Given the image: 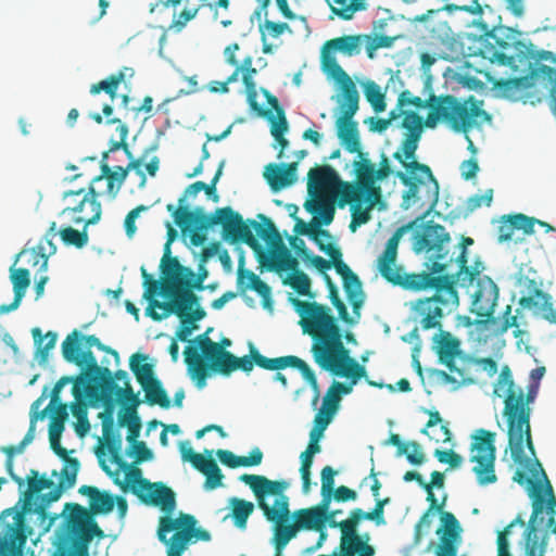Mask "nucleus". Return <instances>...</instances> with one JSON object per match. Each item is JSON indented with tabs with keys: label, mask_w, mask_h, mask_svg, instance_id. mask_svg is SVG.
Instances as JSON below:
<instances>
[{
	"label": "nucleus",
	"mask_w": 556,
	"mask_h": 556,
	"mask_svg": "<svg viewBox=\"0 0 556 556\" xmlns=\"http://www.w3.org/2000/svg\"><path fill=\"white\" fill-rule=\"evenodd\" d=\"M93 346L102 352L112 354L116 361L119 359L118 353L103 344L98 337L94 334H83L77 329L68 333L62 342L64 359L84 369L75 378L72 393L77 400L86 394L90 400H100L103 403L111 404L116 382L113 381L112 371L108 367L98 365L97 358L91 351Z\"/></svg>",
	"instance_id": "3"
},
{
	"label": "nucleus",
	"mask_w": 556,
	"mask_h": 556,
	"mask_svg": "<svg viewBox=\"0 0 556 556\" xmlns=\"http://www.w3.org/2000/svg\"><path fill=\"white\" fill-rule=\"evenodd\" d=\"M341 142L350 152L358 153V161L354 162V181L371 190V194H374V191H377L379 194H381V188L377 185V181L386 179L391 173L388 157L382 154L379 168H376V165L366 156L365 153L361 151V141Z\"/></svg>",
	"instance_id": "20"
},
{
	"label": "nucleus",
	"mask_w": 556,
	"mask_h": 556,
	"mask_svg": "<svg viewBox=\"0 0 556 556\" xmlns=\"http://www.w3.org/2000/svg\"><path fill=\"white\" fill-rule=\"evenodd\" d=\"M539 392V383L531 382L525 390L516 386L509 366L504 365L494 386V394L504 397L503 416L507 424V438L510 456L515 464L527 466L529 460L525 453L535 455L531 433V407Z\"/></svg>",
	"instance_id": "4"
},
{
	"label": "nucleus",
	"mask_w": 556,
	"mask_h": 556,
	"mask_svg": "<svg viewBox=\"0 0 556 556\" xmlns=\"http://www.w3.org/2000/svg\"><path fill=\"white\" fill-rule=\"evenodd\" d=\"M230 506L235 526L239 529H245L247 521L254 511V504L242 498L232 497Z\"/></svg>",
	"instance_id": "53"
},
{
	"label": "nucleus",
	"mask_w": 556,
	"mask_h": 556,
	"mask_svg": "<svg viewBox=\"0 0 556 556\" xmlns=\"http://www.w3.org/2000/svg\"><path fill=\"white\" fill-rule=\"evenodd\" d=\"M168 244L164 245V254L161 260L160 269L163 279L166 282H172L173 288L176 292L181 293L184 291H191L186 288V285H190V279L193 278L194 273L191 268L182 266L176 256L170 255Z\"/></svg>",
	"instance_id": "31"
},
{
	"label": "nucleus",
	"mask_w": 556,
	"mask_h": 556,
	"mask_svg": "<svg viewBox=\"0 0 556 556\" xmlns=\"http://www.w3.org/2000/svg\"><path fill=\"white\" fill-rule=\"evenodd\" d=\"M467 149L470 151L471 156H470V159L464 161L460 164V170H462V176L466 180H469V179L475 178L477 173H478V170H479L478 160L476 157V155L478 153V149L473 144V141H468V148Z\"/></svg>",
	"instance_id": "61"
},
{
	"label": "nucleus",
	"mask_w": 556,
	"mask_h": 556,
	"mask_svg": "<svg viewBox=\"0 0 556 556\" xmlns=\"http://www.w3.org/2000/svg\"><path fill=\"white\" fill-rule=\"evenodd\" d=\"M473 244V239L470 237H463L460 242V253L455 258L456 263V271L450 274L453 277V287L456 288V285L462 288H468L469 285H472L476 276L480 274L484 266L480 261L475 262L472 266H468L467 258V247Z\"/></svg>",
	"instance_id": "36"
},
{
	"label": "nucleus",
	"mask_w": 556,
	"mask_h": 556,
	"mask_svg": "<svg viewBox=\"0 0 556 556\" xmlns=\"http://www.w3.org/2000/svg\"><path fill=\"white\" fill-rule=\"evenodd\" d=\"M401 116L400 126L405 130L406 139H419L424 128L427 127L426 119L414 111H402Z\"/></svg>",
	"instance_id": "52"
},
{
	"label": "nucleus",
	"mask_w": 556,
	"mask_h": 556,
	"mask_svg": "<svg viewBox=\"0 0 556 556\" xmlns=\"http://www.w3.org/2000/svg\"><path fill=\"white\" fill-rule=\"evenodd\" d=\"M87 396L84 394L79 400L75 397V402L71 404V412L74 417L77 418L78 422L75 427V430L78 435L84 437L90 428L88 418H87V405L81 402V399Z\"/></svg>",
	"instance_id": "59"
},
{
	"label": "nucleus",
	"mask_w": 556,
	"mask_h": 556,
	"mask_svg": "<svg viewBox=\"0 0 556 556\" xmlns=\"http://www.w3.org/2000/svg\"><path fill=\"white\" fill-rule=\"evenodd\" d=\"M238 67L242 74V83L245 87L247 99L252 109L256 108L257 90L254 81V75L257 73L253 66L252 56H247L241 63L238 62Z\"/></svg>",
	"instance_id": "44"
},
{
	"label": "nucleus",
	"mask_w": 556,
	"mask_h": 556,
	"mask_svg": "<svg viewBox=\"0 0 556 556\" xmlns=\"http://www.w3.org/2000/svg\"><path fill=\"white\" fill-rule=\"evenodd\" d=\"M406 173L397 172L396 177L406 187L403 192L405 208L418 204L420 207L433 208L439 200V182L429 166L412 161L405 164Z\"/></svg>",
	"instance_id": "13"
},
{
	"label": "nucleus",
	"mask_w": 556,
	"mask_h": 556,
	"mask_svg": "<svg viewBox=\"0 0 556 556\" xmlns=\"http://www.w3.org/2000/svg\"><path fill=\"white\" fill-rule=\"evenodd\" d=\"M344 184H354V181L341 180L330 165L315 166L307 174V191L312 199L330 194L338 202Z\"/></svg>",
	"instance_id": "23"
},
{
	"label": "nucleus",
	"mask_w": 556,
	"mask_h": 556,
	"mask_svg": "<svg viewBox=\"0 0 556 556\" xmlns=\"http://www.w3.org/2000/svg\"><path fill=\"white\" fill-rule=\"evenodd\" d=\"M529 464L522 466L527 468L532 478L527 477L526 472L517 469L513 480L520 485H527L530 497L532 498V514L528 527L525 531V556H544L548 542V532L539 536V526L543 523V513L551 514L556 510V496L553 486L542 467V464L534 456H527Z\"/></svg>",
	"instance_id": "8"
},
{
	"label": "nucleus",
	"mask_w": 556,
	"mask_h": 556,
	"mask_svg": "<svg viewBox=\"0 0 556 556\" xmlns=\"http://www.w3.org/2000/svg\"><path fill=\"white\" fill-rule=\"evenodd\" d=\"M295 166L289 165L283 168L276 164L266 167L265 177L273 190H280L293 184Z\"/></svg>",
	"instance_id": "43"
},
{
	"label": "nucleus",
	"mask_w": 556,
	"mask_h": 556,
	"mask_svg": "<svg viewBox=\"0 0 556 556\" xmlns=\"http://www.w3.org/2000/svg\"><path fill=\"white\" fill-rule=\"evenodd\" d=\"M78 492L89 497V507L93 514H109L114 508L115 497L108 492L91 485H81Z\"/></svg>",
	"instance_id": "41"
},
{
	"label": "nucleus",
	"mask_w": 556,
	"mask_h": 556,
	"mask_svg": "<svg viewBox=\"0 0 556 556\" xmlns=\"http://www.w3.org/2000/svg\"><path fill=\"white\" fill-rule=\"evenodd\" d=\"M141 388L146 393V401L149 405H159L162 408L170 407V400L159 379Z\"/></svg>",
	"instance_id": "55"
},
{
	"label": "nucleus",
	"mask_w": 556,
	"mask_h": 556,
	"mask_svg": "<svg viewBox=\"0 0 556 556\" xmlns=\"http://www.w3.org/2000/svg\"><path fill=\"white\" fill-rule=\"evenodd\" d=\"M197 523L194 516L185 513H180L176 518H160L157 538L166 545V556H182L189 544L211 540L210 532L198 528Z\"/></svg>",
	"instance_id": "12"
},
{
	"label": "nucleus",
	"mask_w": 556,
	"mask_h": 556,
	"mask_svg": "<svg viewBox=\"0 0 556 556\" xmlns=\"http://www.w3.org/2000/svg\"><path fill=\"white\" fill-rule=\"evenodd\" d=\"M389 443L397 447V455L405 454L412 465L418 466L425 462V454L418 442L412 441L405 444L399 434L392 433L389 437Z\"/></svg>",
	"instance_id": "48"
},
{
	"label": "nucleus",
	"mask_w": 556,
	"mask_h": 556,
	"mask_svg": "<svg viewBox=\"0 0 556 556\" xmlns=\"http://www.w3.org/2000/svg\"><path fill=\"white\" fill-rule=\"evenodd\" d=\"M10 279L13 285L14 299L13 302L5 305H0V314L9 313L11 311L16 309L22 299L24 298L27 288L30 283V274L27 268H11L10 269Z\"/></svg>",
	"instance_id": "40"
},
{
	"label": "nucleus",
	"mask_w": 556,
	"mask_h": 556,
	"mask_svg": "<svg viewBox=\"0 0 556 556\" xmlns=\"http://www.w3.org/2000/svg\"><path fill=\"white\" fill-rule=\"evenodd\" d=\"M254 364L267 370H281L287 367L296 368L313 389L315 393L314 403L318 401L319 386L314 371L302 358L294 355L268 358L262 355L255 348L251 346L250 355H245L243 357L229 355L228 361L225 364H220V367L215 372L224 376H228L238 369L244 372H250L253 369Z\"/></svg>",
	"instance_id": "11"
},
{
	"label": "nucleus",
	"mask_w": 556,
	"mask_h": 556,
	"mask_svg": "<svg viewBox=\"0 0 556 556\" xmlns=\"http://www.w3.org/2000/svg\"><path fill=\"white\" fill-rule=\"evenodd\" d=\"M319 250L331 258V266L343 280V288L353 313L359 318V309L364 304V292L358 276L343 262L342 252L334 243L319 244Z\"/></svg>",
	"instance_id": "21"
},
{
	"label": "nucleus",
	"mask_w": 556,
	"mask_h": 556,
	"mask_svg": "<svg viewBox=\"0 0 556 556\" xmlns=\"http://www.w3.org/2000/svg\"><path fill=\"white\" fill-rule=\"evenodd\" d=\"M263 93L267 99L270 108L264 109L256 102V108L253 109L260 116L266 118L269 124L270 134L274 139H285L288 131V121L283 108L280 105L276 96L271 94L268 90L263 89Z\"/></svg>",
	"instance_id": "33"
},
{
	"label": "nucleus",
	"mask_w": 556,
	"mask_h": 556,
	"mask_svg": "<svg viewBox=\"0 0 556 556\" xmlns=\"http://www.w3.org/2000/svg\"><path fill=\"white\" fill-rule=\"evenodd\" d=\"M362 35H345L327 40L324 45L326 49L332 52H341L348 56L356 55L361 52Z\"/></svg>",
	"instance_id": "46"
},
{
	"label": "nucleus",
	"mask_w": 556,
	"mask_h": 556,
	"mask_svg": "<svg viewBox=\"0 0 556 556\" xmlns=\"http://www.w3.org/2000/svg\"><path fill=\"white\" fill-rule=\"evenodd\" d=\"M497 59L503 65L510 66L520 72V77L509 78L498 83L500 89L508 97L522 98L523 92L530 87L540 85L545 88L551 97L552 109L556 114V68L541 64L542 61L553 59V52L534 50L532 45L517 41L511 54L498 53Z\"/></svg>",
	"instance_id": "7"
},
{
	"label": "nucleus",
	"mask_w": 556,
	"mask_h": 556,
	"mask_svg": "<svg viewBox=\"0 0 556 556\" xmlns=\"http://www.w3.org/2000/svg\"><path fill=\"white\" fill-rule=\"evenodd\" d=\"M495 439L496 433L485 429H478L472 435L470 462L476 463L472 471L480 485H488L497 481L495 473Z\"/></svg>",
	"instance_id": "16"
},
{
	"label": "nucleus",
	"mask_w": 556,
	"mask_h": 556,
	"mask_svg": "<svg viewBox=\"0 0 556 556\" xmlns=\"http://www.w3.org/2000/svg\"><path fill=\"white\" fill-rule=\"evenodd\" d=\"M66 507H71L67 528L70 532L76 536L74 545L77 556H89V543L94 536L102 539L104 532L87 508L79 504H67Z\"/></svg>",
	"instance_id": "19"
},
{
	"label": "nucleus",
	"mask_w": 556,
	"mask_h": 556,
	"mask_svg": "<svg viewBox=\"0 0 556 556\" xmlns=\"http://www.w3.org/2000/svg\"><path fill=\"white\" fill-rule=\"evenodd\" d=\"M112 181H106L105 189L80 188L65 191L62 195L63 208L61 215L67 216L73 224L85 226L97 224L102 215V205L99 198L103 193L113 194L115 191Z\"/></svg>",
	"instance_id": "15"
},
{
	"label": "nucleus",
	"mask_w": 556,
	"mask_h": 556,
	"mask_svg": "<svg viewBox=\"0 0 556 556\" xmlns=\"http://www.w3.org/2000/svg\"><path fill=\"white\" fill-rule=\"evenodd\" d=\"M193 342L197 345L185 348V363L197 387L202 389L206 384L208 369L215 372L220 364L228 361L229 355H233L226 350L231 345V340L223 338L219 342H214L206 334H199Z\"/></svg>",
	"instance_id": "10"
},
{
	"label": "nucleus",
	"mask_w": 556,
	"mask_h": 556,
	"mask_svg": "<svg viewBox=\"0 0 556 556\" xmlns=\"http://www.w3.org/2000/svg\"><path fill=\"white\" fill-rule=\"evenodd\" d=\"M292 517L293 523H286L288 520L274 521L279 546H287L300 530L321 531L326 523L313 507L298 509Z\"/></svg>",
	"instance_id": "25"
},
{
	"label": "nucleus",
	"mask_w": 556,
	"mask_h": 556,
	"mask_svg": "<svg viewBox=\"0 0 556 556\" xmlns=\"http://www.w3.org/2000/svg\"><path fill=\"white\" fill-rule=\"evenodd\" d=\"M217 225L222 226L223 237L226 241L231 243L244 242L254 250L260 248L250 224L244 222L242 216L230 206L217 208Z\"/></svg>",
	"instance_id": "26"
},
{
	"label": "nucleus",
	"mask_w": 556,
	"mask_h": 556,
	"mask_svg": "<svg viewBox=\"0 0 556 556\" xmlns=\"http://www.w3.org/2000/svg\"><path fill=\"white\" fill-rule=\"evenodd\" d=\"M364 39H366V52L368 58L372 59L375 56L376 50L380 48H389L392 46L394 38L386 35H376L375 37H370L368 35H362Z\"/></svg>",
	"instance_id": "63"
},
{
	"label": "nucleus",
	"mask_w": 556,
	"mask_h": 556,
	"mask_svg": "<svg viewBox=\"0 0 556 556\" xmlns=\"http://www.w3.org/2000/svg\"><path fill=\"white\" fill-rule=\"evenodd\" d=\"M127 75L130 77L134 75L132 68L124 67L116 74H112L108 78L91 85L90 93L98 94L101 91H104L111 97V99H114L116 97L118 86L125 80Z\"/></svg>",
	"instance_id": "47"
},
{
	"label": "nucleus",
	"mask_w": 556,
	"mask_h": 556,
	"mask_svg": "<svg viewBox=\"0 0 556 556\" xmlns=\"http://www.w3.org/2000/svg\"><path fill=\"white\" fill-rule=\"evenodd\" d=\"M365 97L376 113H381L386 110L384 93H382L380 86L376 83L368 84Z\"/></svg>",
	"instance_id": "60"
},
{
	"label": "nucleus",
	"mask_w": 556,
	"mask_h": 556,
	"mask_svg": "<svg viewBox=\"0 0 556 556\" xmlns=\"http://www.w3.org/2000/svg\"><path fill=\"white\" fill-rule=\"evenodd\" d=\"M179 450L184 460H188L192 466L202 472L205 477V488L214 490L222 485L224 475L222 473L218 465L212 458V451L205 450L207 456L195 453L189 441H182L179 444Z\"/></svg>",
	"instance_id": "28"
},
{
	"label": "nucleus",
	"mask_w": 556,
	"mask_h": 556,
	"mask_svg": "<svg viewBox=\"0 0 556 556\" xmlns=\"http://www.w3.org/2000/svg\"><path fill=\"white\" fill-rule=\"evenodd\" d=\"M35 344H36V357L40 364H45L48 361L49 352L55 346L58 334L53 331H48L42 336L39 328L31 330Z\"/></svg>",
	"instance_id": "50"
},
{
	"label": "nucleus",
	"mask_w": 556,
	"mask_h": 556,
	"mask_svg": "<svg viewBox=\"0 0 556 556\" xmlns=\"http://www.w3.org/2000/svg\"><path fill=\"white\" fill-rule=\"evenodd\" d=\"M18 256L25 257L26 262L33 267L39 266L38 271L40 273H46L48 269V256L41 244L31 249L23 250Z\"/></svg>",
	"instance_id": "58"
},
{
	"label": "nucleus",
	"mask_w": 556,
	"mask_h": 556,
	"mask_svg": "<svg viewBox=\"0 0 556 556\" xmlns=\"http://www.w3.org/2000/svg\"><path fill=\"white\" fill-rule=\"evenodd\" d=\"M87 227L88 226L84 225V229L79 231L71 226H67L60 230V237L66 245H73L77 249H81L87 245L89 241Z\"/></svg>",
	"instance_id": "57"
},
{
	"label": "nucleus",
	"mask_w": 556,
	"mask_h": 556,
	"mask_svg": "<svg viewBox=\"0 0 556 556\" xmlns=\"http://www.w3.org/2000/svg\"><path fill=\"white\" fill-rule=\"evenodd\" d=\"M329 291V299L331 301V304L336 307L339 314V318L344 321L345 324L352 325L355 323V320L350 316L348 308L343 301L339 296V291L337 286H330L328 288Z\"/></svg>",
	"instance_id": "64"
},
{
	"label": "nucleus",
	"mask_w": 556,
	"mask_h": 556,
	"mask_svg": "<svg viewBox=\"0 0 556 556\" xmlns=\"http://www.w3.org/2000/svg\"><path fill=\"white\" fill-rule=\"evenodd\" d=\"M66 465L61 471V480L58 486H54L51 491L42 494L40 497V504H38L34 511L40 516H45L46 507L52 502L58 501L63 490L74 486L76 482V476L79 470V462L77 458H68L65 460Z\"/></svg>",
	"instance_id": "35"
},
{
	"label": "nucleus",
	"mask_w": 556,
	"mask_h": 556,
	"mask_svg": "<svg viewBox=\"0 0 556 556\" xmlns=\"http://www.w3.org/2000/svg\"><path fill=\"white\" fill-rule=\"evenodd\" d=\"M147 359L148 356L141 353L132 354L129 359L130 370L141 387H146V384L157 379L154 376L153 365L147 363Z\"/></svg>",
	"instance_id": "45"
},
{
	"label": "nucleus",
	"mask_w": 556,
	"mask_h": 556,
	"mask_svg": "<svg viewBox=\"0 0 556 556\" xmlns=\"http://www.w3.org/2000/svg\"><path fill=\"white\" fill-rule=\"evenodd\" d=\"M520 285L527 295L519 299V305L532 309L533 313L549 324L556 325V309L553 307V298L541 289L542 282L529 277H521Z\"/></svg>",
	"instance_id": "24"
},
{
	"label": "nucleus",
	"mask_w": 556,
	"mask_h": 556,
	"mask_svg": "<svg viewBox=\"0 0 556 556\" xmlns=\"http://www.w3.org/2000/svg\"><path fill=\"white\" fill-rule=\"evenodd\" d=\"M292 217L295 219V225L293 231L298 236H307L311 238L319 248V244H326L324 239L331 240L332 237L330 232L326 229L320 228V222L317 216H314L309 224H306L303 219L296 216V210L292 214Z\"/></svg>",
	"instance_id": "42"
},
{
	"label": "nucleus",
	"mask_w": 556,
	"mask_h": 556,
	"mask_svg": "<svg viewBox=\"0 0 556 556\" xmlns=\"http://www.w3.org/2000/svg\"><path fill=\"white\" fill-rule=\"evenodd\" d=\"M146 287L143 298L148 301L149 305L147 307V315L151 317L155 321H160L163 319L162 314L156 312V308L162 309L163 312H166V307L164 306L167 304V302H160L156 300V295H162L168 301H176L184 294L186 291L178 293L173 288L172 282H166L164 279L163 281L159 280H147V283H143Z\"/></svg>",
	"instance_id": "29"
},
{
	"label": "nucleus",
	"mask_w": 556,
	"mask_h": 556,
	"mask_svg": "<svg viewBox=\"0 0 556 556\" xmlns=\"http://www.w3.org/2000/svg\"><path fill=\"white\" fill-rule=\"evenodd\" d=\"M367 511L362 508H354L350 511V517L342 521L331 520L330 528H339L341 538L351 539L359 535L357 527L363 519H366Z\"/></svg>",
	"instance_id": "49"
},
{
	"label": "nucleus",
	"mask_w": 556,
	"mask_h": 556,
	"mask_svg": "<svg viewBox=\"0 0 556 556\" xmlns=\"http://www.w3.org/2000/svg\"><path fill=\"white\" fill-rule=\"evenodd\" d=\"M472 286L470 293V312L482 318L477 324H485L493 316L498 299V288L496 283L488 276L478 274L468 287Z\"/></svg>",
	"instance_id": "22"
},
{
	"label": "nucleus",
	"mask_w": 556,
	"mask_h": 556,
	"mask_svg": "<svg viewBox=\"0 0 556 556\" xmlns=\"http://www.w3.org/2000/svg\"><path fill=\"white\" fill-rule=\"evenodd\" d=\"M307 212L318 215V220L320 225H330L334 217V206L331 201L326 200L325 198H315L308 200L304 204Z\"/></svg>",
	"instance_id": "51"
},
{
	"label": "nucleus",
	"mask_w": 556,
	"mask_h": 556,
	"mask_svg": "<svg viewBox=\"0 0 556 556\" xmlns=\"http://www.w3.org/2000/svg\"><path fill=\"white\" fill-rule=\"evenodd\" d=\"M434 329L440 330V332L434 336L437 354L440 362L444 364L452 374H456L459 377L462 372L459 358L466 356L462 354L459 349L460 341L448 331L442 330V325Z\"/></svg>",
	"instance_id": "32"
},
{
	"label": "nucleus",
	"mask_w": 556,
	"mask_h": 556,
	"mask_svg": "<svg viewBox=\"0 0 556 556\" xmlns=\"http://www.w3.org/2000/svg\"><path fill=\"white\" fill-rule=\"evenodd\" d=\"M357 184H344L338 206L343 208L345 205L351 206L352 222L350 228L355 231L357 226L366 224L370 219V211L380 201L381 194Z\"/></svg>",
	"instance_id": "17"
},
{
	"label": "nucleus",
	"mask_w": 556,
	"mask_h": 556,
	"mask_svg": "<svg viewBox=\"0 0 556 556\" xmlns=\"http://www.w3.org/2000/svg\"><path fill=\"white\" fill-rule=\"evenodd\" d=\"M118 426L127 427L128 434L127 441L130 443L137 442L140 435L141 421L134 407H127L124 413L118 415Z\"/></svg>",
	"instance_id": "54"
},
{
	"label": "nucleus",
	"mask_w": 556,
	"mask_h": 556,
	"mask_svg": "<svg viewBox=\"0 0 556 556\" xmlns=\"http://www.w3.org/2000/svg\"><path fill=\"white\" fill-rule=\"evenodd\" d=\"M320 62L324 72L339 84L342 96L358 92L352 78L337 62L334 52L326 49L325 45L321 48Z\"/></svg>",
	"instance_id": "37"
},
{
	"label": "nucleus",
	"mask_w": 556,
	"mask_h": 556,
	"mask_svg": "<svg viewBox=\"0 0 556 556\" xmlns=\"http://www.w3.org/2000/svg\"><path fill=\"white\" fill-rule=\"evenodd\" d=\"M199 298L193 291H186L176 301H167L166 312L162 313L163 318L168 317L172 314L177 315L180 318V327L176 332V338L182 342L188 341L189 336L193 330L198 328L197 321L203 319L206 312L194 305H198Z\"/></svg>",
	"instance_id": "18"
},
{
	"label": "nucleus",
	"mask_w": 556,
	"mask_h": 556,
	"mask_svg": "<svg viewBox=\"0 0 556 556\" xmlns=\"http://www.w3.org/2000/svg\"><path fill=\"white\" fill-rule=\"evenodd\" d=\"M406 105L417 109L428 108L426 117L427 128H435L439 122L444 123L454 132L466 135L475 130L481 131L484 126H491L492 115L483 108V101L470 96L467 99H458L452 94H431L427 100L413 96L409 90L400 93L397 105L394 110L400 113Z\"/></svg>",
	"instance_id": "5"
},
{
	"label": "nucleus",
	"mask_w": 556,
	"mask_h": 556,
	"mask_svg": "<svg viewBox=\"0 0 556 556\" xmlns=\"http://www.w3.org/2000/svg\"><path fill=\"white\" fill-rule=\"evenodd\" d=\"M263 224H258L254 220H250V227L253 226L260 237L264 240L269 241L273 245L281 243V236L277 230L275 224L264 215H260Z\"/></svg>",
	"instance_id": "56"
},
{
	"label": "nucleus",
	"mask_w": 556,
	"mask_h": 556,
	"mask_svg": "<svg viewBox=\"0 0 556 556\" xmlns=\"http://www.w3.org/2000/svg\"><path fill=\"white\" fill-rule=\"evenodd\" d=\"M166 210L172 213L175 224L181 228L184 233L190 227L205 231L217 225V210L213 214H205L202 207L190 211L176 208L172 203L166 205Z\"/></svg>",
	"instance_id": "30"
},
{
	"label": "nucleus",
	"mask_w": 556,
	"mask_h": 556,
	"mask_svg": "<svg viewBox=\"0 0 556 556\" xmlns=\"http://www.w3.org/2000/svg\"><path fill=\"white\" fill-rule=\"evenodd\" d=\"M534 226V217H529L521 213L503 216L497 228V240L498 242L514 240L516 230H521L525 235H532Z\"/></svg>",
	"instance_id": "38"
},
{
	"label": "nucleus",
	"mask_w": 556,
	"mask_h": 556,
	"mask_svg": "<svg viewBox=\"0 0 556 556\" xmlns=\"http://www.w3.org/2000/svg\"><path fill=\"white\" fill-rule=\"evenodd\" d=\"M460 375L459 379L464 383H475L476 372L485 371L489 377H493L497 372V363L492 357H472L465 356L459 358Z\"/></svg>",
	"instance_id": "39"
},
{
	"label": "nucleus",
	"mask_w": 556,
	"mask_h": 556,
	"mask_svg": "<svg viewBox=\"0 0 556 556\" xmlns=\"http://www.w3.org/2000/svg\"><path fill=\"white\" fill-rule=\"evenodd\" d=\"M289 285L295 290L299 295L313 298L311 292V279L302 270H299L291 275Z\"/></svg>",
	"instance_id": "62"
},
{
	"label": "nucleus",
	"mask_w": 556,
	"mask_h": 556,
	"mask_svg": "<svg viewBox=\"0 0 556 556\" xmlns=\"http://www.w3.org/2000/svg\"><path fill=\"white\" fill-rule=\"evenodd\" d=\"M358 92L342 96L340 101L342 115L336 122L338 139H358L357 123L353 121L358 110Z\"/></svg>",
	"instance_id": "34"
},
{
	"label": "nucleus",
	"mask_w": 556,
	"mask_h": 556,
	"mask_svg": "<svg viewBox=\"0 0 556 556\" xmlns=\"http://www.w3.org/2000/svg\"><path fill=\"white\" fill-rule=\"evenodd\" d=\"M254 493L257 505L265 518L270 521L289 520V498L285 495L289 483L285 480H270L265 476L244 473L240 477Z\"/></svg>",
	"instance_id": "14"
},
{
	"label": "nucleus",
	"mask_w": 556,
	"mask_h": 556,
	"mask_svg": "<svg viewBox=\"0 0 556 556\" xmlns=\"http://www.w3.org/2000/svg\"><path fill=\"white\" fill-rule=\"evenodd\" d=\"M135 170V173L139 176V188H143L147 184V177L143 172V157L139 159H132L128 166L126 168H123L121 166H117L115 170H112L111 167L108 164L101 165V174L94 177L91 181L88 188H94L98 189H105L106 188V181H112V187L115 191H113V194H110L109 192L103 193L102 197H108L109 199L113 200L117 195L127 174L128 170Z\"/></svg>",
	"instance_id": "27"
},
{
	"label": "nucleus",
	"mask_w": 556,
	"mask_h": 556,
	"mask_svg": "<svg viewBox=\"0 0 556 556\" xmlns=\"http://www.w3.org/2000/svg\"><path fill=\"white\" fill-rule=\"evenodd\" d=\"M290 301L301 318L303 332L314 340L312 353L315 363L334 376L358 378L364 372V367L350 356L342 342L341 329L330 308L317 302L296 298H291Z\"/></svg>",
	"instance_id": "2"
},
{
	"label": "nucleus",
	"mask_w": 556,
	"mask_h": 556,
	"mask_svg": "<svg viewBox=\"0 0 556 556\" xmlns=\"http://www.w3.org/2000/svg\"><path fill=\"white\" fill-rule=\"evenodd\" d=\"M412 224L399 227L388 239L383 252L377 258V269L381 277L393 286L404 290L419 292L432 291L431 296L419 299L413 311L422 330L441 326L444 315L452 313L459 304L458 293L453 287V277L447 271L453 263L448 256L451 236L446 229L432 220L422 224L414 236L413 249L425 253L430 266L421 273H405L396 265L397 249L401 238Z\"/></svg>",
	"instance_id": "1"
},
{
	"label": "nucleus",
	"mask_w": 556,
	"mask_h": 556,
	"mask_svg": "<svg viewBox=\"0 0 556 556\" xmlns=\"http://www.w3.org/2000/svg\"><path fill=\"white\" fill-rule=\"evenodd\" d=\"M113 403L105 405V410L99 414L102 421V435L105 441L111 460L116 464L119 469L125 471V479L119 478V471H111L106 465H102V469L113 479V482L121 488L124 493L130 491L142 503L161 507L165 513H172L176 506L174 491L162 482H150L142 478L140 468L126 463L122 455V437L114 426Z\"/></svg>",
	"instance_id": "6"
},
{
	"label": "nucleus",
	"mask_w": 556,
	"mask_h": 556,
	"mask_svg": "<svg viewBox=\"0 0 556 556\" xmlns=\"http://www.w3.org/2000/svg\"><path fill=\"white\" fill-rule=\"evenodd\" d=\"M25 481L27 490L15 506L4 509L0 514V556H24V547L31 529L26 523V514L33 510V497L45 489L54 488L51 479L30 469Z\"/></svg>",
	"instance_id": "9"
}]
</instances>
